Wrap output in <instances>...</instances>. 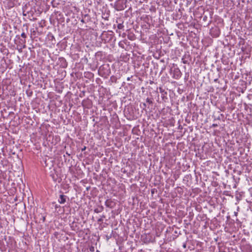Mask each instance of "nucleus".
Returning <instances> with one entry per match:
<instances>
[{"label": "nucleus", "instance_id": "obj_1", "mask_svg": "<svg viewBox=\"0 0 252 252\" xmlns=\"http://www.w3.org/2000/svg\"><path fill=\"white\" fill-rule=\"evenodd\" d=\"M67 199L69 200V198L67 196L62 193L59 195L58 202L61 204H63L66 202Z\"/></svg>", "mask_w": 252, "mask_h": 252}, {"label": "nucleus", "instance_id": "obj_2", "mask_svg": "<svg viewBox=\"0 0 252 252\" xmlns=\"http://www.w3.org/2000/svg\"><path fill=\"white\" fill-rule=\"evenodd\" d=\"M106 207L110 208H114L116 206V203L111 199H107L105 202Z\"/></svg>", "mask_w": 252, "mask_h": 252}, {"label": "nucleus", "instance_id": "obj_3", "mask_svg": "<svg viewBox=\"0 0 252 252\" xmlns=\"http://www.w3.org/2000/svg\"><path fill=\"white\" fill-rule=\"evenodd\" d=\"M104 208L102 206H98L97 208L94 210V211L96 213H100L103 211Z\"/></svg>", "mask_w": 252, "mask_h": 252}, {"label": "nucleus", "instance_id": "obj_4", "mask_svg": "<svg viewBox=\"0 0 252 252\" xmlns=\"http://www.w3.org/2000/svg\"><path fill=\"white\" fill-rule=\"evenodd\" d=\"M90 251L92 252H94V247L92 246L90 248Z\"/></svg>", "mask_w": 252, "mask_h": 252}, {"label": "nucleus", "instance_id": "obj_5", "mask_svg": "<svg viewBox=\"0 0 252 252\" xmlns=\"http://www.w3.org/2000/svg\"><path fill=\"white\" fill-rule=\"evenodd\" d=\"M103 221V219L102 218H99V219H98L97 220V221L98 222H102Z\"/></svg>", "mask_w": 252, "mask_h": 252}, {"label": "nucleus", "instance_id": "obj_6", "mask_svg": "<svg viewBox=\"0 0 252 252\" xmlns=\"http://www.w3.org/2000/svg\"><path fill=\"white\" fill-rule=\"evenodd\" d=\"M21 36H22V37L25 38V37H26V34H25V33H24V32H23V33H22L21 34Z\"/></svg>", "mask_w": 252, "mask_h": 252}, {"label": "nucleus", "instance_id": "obj_7", "mask_svg": "<svg viewBox=\"0 0 252 252\" xmlns=\"http://www.w3.org/2000/svg\"><path fill=\"white\" fill-rule=\"evenodd\" d=\"M86 149V147L85 146L82 149V151H83L84 150H85Z\"/></svg>", "mask_w": 252, "mask_h": 252}, {"label": "nucleus", "instance_id": "obj_8", "mask_svg": "<svg viewBox=\"0 0 252 252\" xmlns=\"http://www.w3.org/2000/svg\"><path fill=\"white\" fill-rule=\"evenodd\" d=\"M60 207V206H59V205H58L57 204H56V205L55 206V208H58V207Z\"/></svg>", "mask_w": 252, "mask_h": 252}, {"label": "nucleus", "instance_id": "obj_9", "mask_svg": "<svg viewBox=\"0 0 252 252\" xmlns=\"http://www.w3.org/2000/svg\"><path fill=\"white\" fill-rule=\"evenodd\" d=\"M105 218V215H103L101 217V218H102L103 219L104 218Z\"/></svg>", "mask_w": 252, "mask_h": 252}, {"label": "nucleus", "instance_id": "obj_10", "mask_svg": "<svg viewBox=\"0 0 252 252\" xmlns=\"http://www.w3.org/2000/svg\"><path fill=\"white\" fill-rule=\"evenodd\" d=\"M183 127H180V126H179L178 127V129H182Z\"/></svg>", "mask_w": 252, "mask_h": 252}, {"label": "nucleus", "instance_id": "obj_11", "mask_svg": "<svg viewBox=\"0 0 252 252\" xmlns=\"http://www.w3.org/2000/svg\"><path fill=\"white\" fill-rule=\"evenodd\" d=\"M212 126H217V125L213 124Z\"/></svg>", "mask_w": 252, "mask_h": 252}, {"label": "nucleus", "instance_id": "obj_12", "mask_svg": "<svg viewBox=\"0 0 252 252\" xmlns=\"http://www.w3.org/2000/svg\"><path fill=\"white\" fill-rule=\"evenodd\" d=\"M184 248H186V245H184Z\"/></svg>", "mask_w": 252, "mask_h": 252}]
</instances>
